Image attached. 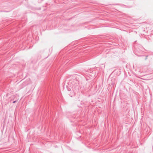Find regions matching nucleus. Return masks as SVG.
<instances>
[{"label": "nucleus", "mask_w": 153, "mask_h": 153, "mask_svg": "<svg viewBox=\"0 0 153 153\" xmlns=\"http://www.w3.org/2000/svg\"><path fill=\"white\" fill-rule=\"evenodd\" d=\"M71 86H72V88L73 89L76 91L79 90V82L77 80L76 78L74 79L73 80H72L71 82L70 81L69 83H68V85H69L70 84Z\"/></svg>", "instance_id": "obj_1"}, {"label": "nucleus", "mask_w": 153, "mask_h": 153, "mask_svg": "<svg viewBox=\"0 0 153 153\" xmlns=\"http://www.w3.org/2000/svg\"><path fill=\"white\" fill-rule=\"evenodd\" d=\"M75 92H74V90L73 91H72L70 92V93L69 94V96L71 97H73L74 96L75 94Z\"/></svg>", "instance_id": "obj_2"}, {"label": "nucleus", "mask_w": 153, "mask_h": 153, "mask_svg": "<svg viewBox=\"0 0 153 153\" xmlns=\"http://www.w3.org/2000/svg\"><path fill=\"white\" fill-rule=\"evenodd\" d=\"M66 88L68 91H71V88H69L68 86H66Z\"/></svg>", "instance_id": "obj_3"}, {"label": "nucleus", "mask_w": 153, "mask_h": 153, "mask_svg": "<svg viewBox=\"0 0 153 153\" xmlns=\"http://www.w3.org/2000/svg\"><path fill=\"white\" fill-rule=\"evenodd\" d=\"M17 101V100L14 101L13 102V103H15V102H16Z\"/></svg>", "instance_id": "obj_4"}, {"label": "nucleus", "mask_w": 153, "mask_h": 153, "mask_svg": "<svg viewBox=\"0 0 153 153\" xmlns=\"http://www.w3.org/2000/svg\"><path fill=\"white\" fill-rule=\"evenodd\" d=\"M86 79H87H87H88L87 78H87H86Z\"/></svg>", "instance_id": "obj_5"}]
</instances>
